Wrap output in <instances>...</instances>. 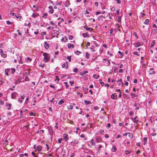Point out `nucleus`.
Returning <instances> with one entry per match:
<instances>
[{
    "label": "nucleus",
    "mask_w": 157,
    "mask_h": 157,
    "mask_svg": "<svg viewBox=\"0 0 157 157\" xmlns=\"http://www.w3.org/2000/svg\"><path fill=\"white\" fill-rule=\"evenodd\" d=\"M10 15L16 17L18 19H21V16H17L14 13H10Z\"/></svg>",
    "instance_id": "9d476101"
},
{
    "label": "nucleus",
    "mask_w": 157,
    "mask_h": 157,
    "mask_svg": "<svg viewBox=\"0 0 157 157\" xmlns=\"http://www.w3.org/2000/svg\"><path fill=\"white\" fill-rule=\"evenodd\" d=\"M70 83L71 86H72L74 84V81L72 82H70Z\"/></svg>",
    "instance_id": "338daca9"
},
{
    "label": "nucleus",
    "mask_w": 157,
    "mask_h": 157,
    "mask_svg": "<svg viewBox=\"0 0 157 157\" xmlns=\"http://www.w3.org/2000/svg\"><path fill=\"white\" fill-rule=\"evenodd\" d=\"M84 28L85 29H86L87 31H92L93 30V29L92 28H87V26H86V25H85L84 26Z\"/></svg>",
    "instance_id": "6e6552de"
},
{
    "label": "nucleus",
    "mask_w": 157,
    "mask_h": 157,
    "mask_svg": "<svg viewBox=\"0 0 157 157\" xmlns=\"http://www.w3.org/2000/svg\"><path fill=\"white\" fill-rule=\"evenodd\" d=\"M121 16H119L117 18V21L118 22L121 23Z\"/></svg>",
    "instance_id": "c756f323"
},
{
    "label": "nucleus",
    "mask_w": 157,
    "mask_h": 157,
    "mask_svg": "<svg viewBox=\"0 0 157 157\" xmlns=\"http://www.w3.org/2000/svg\"><path fill=\"white\" fill-rule=\"evenodd\" d=\"M103 60L105 61L107 66H109L110 64V63L109 59H103Z\"/></svg>",
    "instance_id": "423d86ee"
},
{
    "label": "nucleus",
    "mask_w": 157,
    "mask_h": 157,
    "mask_svg": "<svg viewBox=\"0 0 157 157\" xmlns=\"http://www.w3.org/2000/svg\"><path fill=\"white\" fill-rule=\"evenodd\" d=\"M1 56L2 57L5 58L7 56V55L5 53H3L1 55Z\"/></svg>",
    "instance_id": "c9c22d12"
},
{
    "label": "nucleus",
    "mask_w": 157,
    "mask_h": 157,
    "mask_svg": "<svg viewBox=\"0 0 157 157\" xmlns=\"http://www.w3.org/2000/svg\"><path fill=\"white\" fill-rule=\"evenodd\" d=\"M131 95L132 96V98H133L134 97H136L137 96V95L133 93H131Z\"/></svg>",
    "instance_id": "393cba45"
},
{
    "label": "nucleus",
    "mask_w": 157,
    "mask_h": 157,
    "mask_svg": "<svg viewBox=\"0 0 157 157\" xmlns=\"http://www.w3.org/2000/svg\"><path fill=\"white\" fill-rule=\"evenodd\" d=\"M74 141L75 144H78L79 143V141L77 140H75Z\"/></svg>",
    "instance_id": "ea45409f"
},
{
    "label": "nucleus",
    "mask_w": 157,
    "mask_h": 157,
    "mask_svg": "<svg viewBox=\"0 0 157 157\" xmlns=\"http://www.w3.org/2000/svg\"><path fill=\"white\" fill-rule=\"evenodd\" d=\"M26 61L27 62H31L32 61V59L31 58L28 57L26 59Z\"/></svg>",
    "instance_id": "412c9836"
},
{
    "label": "nucleus",
    "mask_w": 157,
    "mask_h": 157,
    "mask_svg": "<svg viewBox=\"0 0 157 157\" xmlns=\"http://www.w3.org/2000/svg\"><path fill=\"white\" fill-rule=\"evenodd\" d=\"M55 78L58 81L57 82H59L60 80V79L59 78V76L57 75H56L55 76Z\"/></svg>",
    "instance_id": "a18cd8bd"
},
{
    "label": "nucleus",
    "mask_w": 157,
    "mask_h": 157,
    "mask_svg": "<svg viewBox=\"0 0 157 157\" xmlns=\"http://www.w3.org/2000/svg\"><path fill=\"white\" fill-rule=\"evenodd\" d=\"M46 146L47 147V151H48L49 149V147L48 145L47 144H46Z\"/></svg>",
    "instance_id": "0e129e2a"
},
{
    "label": "nucleus",
    "mask_w": 157,
    "mask_h": 157,
    "mask_svg": "<svg viewBox=\"0 0 157 157\" xmlns=\"http://www.w3.org/2000/svg\"><path fill=\"white\" fill-rule=\"evenodd\" d=\"M117 148L115 146H113L112 147V151L113 152H115L117 150Z\"/></svg>",
    "instance_id": "6ab92c4d"
},
{
    "label": "nucleus",
    "mask_w": 157,
    "mask_h": 157,
    "mask_svg": "<svg viewBox=\"0 0 157 157\" xmlns=\"http://www.w3.org/2000/svg\"><path fill=\"white\" fill-rule=\"evenodd\" d=\"M143 43L142 42H139L136 43L135 44V46L136 47H138L139 46H140L143 45Z\"/></svg>",
    "instance_id": "f03ea898"
},
{
    "label": "nucleus",
    "mask_w": 157,
    "mask_h": 157,
    "mask_svg": "<svg viewBox=\"0 0 157 157\" xmlns=\"http://www.w3.org/2000/svg\"><path fill=\"white\" fill-rule=\"evenodd\" d=\"M63 139L62 138H60L58 140V142L59 143H61V142L62 141V140Z\"/></svg>",
    "instance_id": "5fc2aeb1"
},
{
    "label": "nucleus",
    "mask_w": 157,
    "mask_h": 157,
    "mask_svg": "<svg viewBox=\"0 0 157 157\" xmlns=\"http://www.w3.org/2000/svg\"><path fill=\"white\" fill-rule=\"evenodd\" d=\"M144 23L146 25H148L149 24V20L148 19H146L145 21L144 22Z\"/></svg>",
    "instance_id": "b1692460"
},
{
    "label": "nucleus",
    "mask_w": 157,
    "mask_h": 157,
    "mask_svg": "<svg viewBox=\"0 0 157 157\" xmlns=\"http://www.w3.org/2000/svg\"><path fill=\"white\" fill-rule=\"evenodd\" d=\"M83 90L85 91H87L88 90V88L86 87H83Z\"/></svg>",
    "instance_id": "bf43d9fd"
},
{
    "label": "nucleus",
    "mask_w": 157,
    "mask_h": 157,
    "mask_svg": "<svg viewBox=\"0 0 157 157\" xmlns=\"http://www.w3.org/2000/svg\"><path fill=\"white\" fill-rule=\"evenodd\" d=\"M36 150L39 151H40L42 150V147L40 145L37 146Z\"/></svg>",
    "instance_id": "dca6fc26"
},
{
    "label": "nucleus",
    "mask_w": 157,
    "mask_h": 157,
    "mask_svg": "<svg viewBox=\"0 0 157 157\" xmlns=\"http://www.w3.org/2000/svg\"><path fill=\"white\" fill-rule=\"evenodd\" d=\"M88 73L87 71H84L83 72H80L79 73V75L81 76H83L85 75L86 74Z\"/></svg>",
    "instance_id": "1a4fd4ad"
},
{
    "label": "nucleus",
    "mask_w": 157,
    "mask_h": 157,
    "mask_svg": "<svg viewBox=\"0 0 157 157\" xmlns=\"http://www.w3.org/2000/svg\"><path fill=\"white\" fill-rule=\"evenodd\" d=\"M113 32V29H110V33H109V34L110 35H111V34H112Z\"/></svg>",
    "instance_id": "052dcab7"
},
{
    "label": "nucleus",
    "mask_w": 157,
    "mask_h": 157,
    "mask_svg": "<svg viewBox=\"0 0 157 157\" xmlns=\"http://www.w3.org/2000/svg\"><path fill=\"white\" fill-rule=\"evenodd\" d=\"M84 102L86 105H87L88 104H90L91 103V102L90 101H87L86 100H85L84 101Z\"/></svg>",
    "instance_id": "a211bd4d"
},
{
    "label": "nucleus",
    "mask_w": 157,
    "mask_h": 157,
    "mask_svg": "<svg viewBox=\"0 0 157 157\" xmlns=\"http://www.w3.org/2000/svg\"><path fill=\"white\" fill-rule=\"evenodd\" d=\"M99 81H100V83L101 85L102 86H103L104 85V83L103 82H101V80H99Z\"/></svg>",
    "instance_id": "58836bf2"
},
{
    "label": "nucleus",
    "mask_w": 157,
    "mask_h": 157,
    "mask_svg": "<svg viewBox=\"0 0 157 157\" xmlns=\"http://www.w3.org/2000/svg\"><path fill=\"white\" fill-rule=\"evenodd\" d=\"M67 46L69 48H74L75 47V46L74 44H71L70 43L67 44Z\"/></svg>",
    "instance_id": "9b49d317"
},
{
    "label": "nucleus",
    "mask_w": 157,
    "mask_h": 157,
    "mask_svg": "<svg viewBox=\"0 0 157 157\" xmlns=\"http://www.w3.org/2000/svg\"><path fill=\"white\" fill-rule=\"evenodd\" d=\"M147 137H144L143 139V144L145 145L147 143Z\"/></svg>",
    "instance_id": "4468645a"
},
{
    "label": "nucleus",
    "mask_w": 157,
    "mask_h": 157,
    "mask_svg": "<svg viewBox=\"0 0 157 157\" xmlns=\"http://www.w3.org/2000/svg\"><path fill=\"white\" fill-rule=\"evenodd\" d=\"M6 23L8 25H10L12 24V23L10 21H6Z\"/></svg>",
    "instance_id": "13d9d810"
},
{
    "label": "nucleus",
    "mask_w": 157,
    "mask_h": 157,
    "mask_svg": "<svg viewBox=\"0 0 157 157\" xmlns=\"http://www.w3.org/2000/svg\"><path fill=\"white\" fill-rule=\"evenodd\" d=\"M68 38H69V40H72L73 39V37L72 36L70 35V36H69Z\"/></svg>",
    "instance_id": "603ef678"
},
{
    "label": "nucleus",
    "mask_w": 157,
    "mask_h": 157,
    "mask_svg": "<svg viewBox=\"0 0 157 157\" xmlns=\"http://www.w3.org/2000/svg\"><path fill=\"white\" fill-rule=\"evenodd\" d=\"M93 77L95 78L96 79H97L99 77V75H94Z\"/></svg>",
    "instance_id": "a878e982"
},
{
    "label": "nucleus",
    "mask_w": 157,
    "mask_h": 157,
    "mask_svg": "<svg viewBox=\"0 0 157 157\" xmlns=\"http://www.w3.org/2000/svg\"><path fill=\"white\" fill-rule=\"evenodd\" d=\"M32 16L33 18H35L36 17H37V14H35L34 13H33L32 14Z\"/></svg>",
    "instance_id": "f704fd0d"
},
{
    "label": "nucleus",
    "mask_w": 157,
    "mask_h": 157,
    "mask_svg": "<svg viewBox=\"0 0 157 157\" xmlns=\"http://www.w3.org/2000/svg\"><path fill=\"white\" fill-rule=\"evenodd\" d=\"M54 10L53 9H51L49 11V12L51 14H52L53 13Z\"/></svg>",
    "instance_id": "a19ab883"
},
{
    "label": "nucleus",
    "mask_w": 157,
    "mask_h": 157,
    "mask_svg": "<svg viewBox=\"0 0 157 157\" xmlns=\"http://www.w3.org/2000/svg\"><path fill=\"white\" fill-rule=\"evenodd\" d=\"M64 84H65L66 86V88H67L68 87H69V86L67 84V82H64Z\"/></svg>",
    "instance_id": "de8ad7c7"
},
{
    "label": "nucleus",
    "mask_w": 157,
    "mask_h": 157,
    "mask_svg": "<svg viewBox=\"0 0 157 157\" xmlns=\"http://www.w3.org/2000/svg\"><path fill=\"white\" fill-rule=\"evenodd\" d=\"M78 71V69L77 68H74L73 69V71L74 72H77Z\"/></svg>",
    "instance_id": "680f3d73"
},
{
    "label": "nucleus",
    "mask_w": 157,
    "mask_h": 157,
    "mask_svg": "<svg viewBox=\"0 0 157 157\" xmlns=\"http://www.w3.org/2000/svg\"><path fill=\"white\" fill-rule=\"evenodd\" d=\"M21 82L19 79H18L17 80L15 81L14 83L15 84H17L19 83L20 82Z\"/></svg>",
    "instance_id": "4be33fe9"
},
{
    "label": "nucleus",
    "mask_w": 157,
    "mask_h": 157,
    "mask_svg": "<svg viewBox=\"0 0 157 157\" xmlns=\"http://www.w3.org/2000/svg\"><path fill=\"white\" fill-rule=\"evenodd\" d=\"M67 59L69 60V61L70 62L71 61V56H67Z\"/></svg>",
    "instance_id": "473e14b6"
},
{
    "label": "nucleus",
    "mask_w": 157,
    "mask_h": 157,
    "mask_svg": "<svg viewBox=\"0 0 157 157\" xmlns=\"http://www.w3.org/2000/svg\"><path fill=\"white\" fill-rule=\"evenodd\" d=\"M75 155V153H72L70 155V157H73Z\"/></svg>",
    "instance_id": "69168bd1"
},
{
    "label": "nucleus",
    "mask_w": 157,
    "mask_h": 157,
    "mask_svg": "<svg viewBox=\"0 0 157 157\" xmlns=\"http://www.w3.org/2000/svg\"><path fill=\"white\" fill-rule=\"evenodd\" d=\"M137 116H136L135 117H134V118H133V117H131V119L132 120V121H134V120H136V119H137Z\"/></svg>",
    "instance_id": "79ce46f5"
},
{
    "label": "nucleus",
    "mask_w": 157,
    "mask_h": 157,
    "mask_svg": "<svg viewBox=\"0 0 157 157\" xmlns=\"http://www.w3.org/2000/svg\"><path fill=\"white\" fill-rule=\"evenodd\" d=\"M128 136L130 137L131 136V138L133 137V135L132 133H130L129 132H128Z\"/></svg>",
    "instance_id": "37998d69"
},
{
    "label": "nucleus",
    "mask_w": 157,
    "mask_h": 157,
    "mask_svg": "<svg viewBox=\"0 0 157 157\" xmlns=\"http://www.w3.org/2000/svg\"><path fill=\"white\" fill-rule=\"evenodd\" d=\"M82 36L84 38L87 37L89 36V35L87 32H86L85 33H83L82 34Z\"/></svg>",
    "instance_id": "ddd939ff"
},
{
    "label": "nucleus",
    "mask_w": 157,
    "mask_h": 157,
    "mask_svg": "<svg viewBox=\"0 0 157 157\" xmlns=\"http://www.w3.org/2000/svg\"><path fill=\"white\" fill-rule=\"evenodd\" d=\"M54 99V98H48V100L49 101L51 102H53V100Z\"/></svg>",
    "instance_id": "7c9ffc66"
},
{
    "label": "nucleus",
    "mask_w": 157,
    "mask_h": 157,
    "mask_svg": "<svg viewBox=\"0 0 157 157\" xmlns=\"http://www.w3.org/2000/svg\"><path fill=\"white\" fill-rule=\"evenodd\" d=\"M63 137L64 138L65 141H67L69 139V138L68 136V135L66 134H63Z\"/></svg>",
    "instance_id": "f8f14e48"
},
{
    "label": "nucleus",
    "mask_w": 157,
    "mask_h": 157,
    "mask_svg": "<svg viewBox=\"0 0 157 157\" xmlns=\"http://www.w3.org/2000/svg\"><path fill=\"white\" fill-rule=\"evenodd\" d=\"M10 68H8L5 70V72L6 75L8 76H9L8 72L10 71Z\"/></svg>",
    "instance_id": "2eb2a0df"
},
{
    "label": "nucleus",
    "mask_w": 157,
    "mask_h": 157,
    "mask_svg": "<svg viewBox=\"0 0 157 157\" xmlns=\"http://www.w3.org/2000/svg\"><path fill=\"white\" fill-rule=\"evenodd\" d=\"M31 154L32 155L34 156V157H35V156H36V154L33 152H32Z\"/></svg>",
    "instance_id": "e2e57ef3"
},
{
    "label": "nucleus",
    "mask_w": 157,
    "mask_h": 157,
    "mask_svg": "<svg viewBox=\"0 0 157 157\" xmlns=\"http://www.w3.org/2000/svg\"><path fill=\"white\" fill-rule=\"evenodd\" d=\"M33 8H35V10L36 11H39V6H38L37 5L36 6L35 5H33Z\"/></svg>",
    "instance_id": "f3484780"
},
{
    "label": "nucleus",
    "mask_w": 157,
    "mask_h": 157,
    "mask_svg": "<svg viewBox=\"0 0 157 157\" xmlns=\"http://www.w3.org/2000/svg\"><path fill=\"white\" fill-rule=\"evenodd\" d=\"M86 57L88 59L89 58L90 56L89 54L87 52H86Z\"/></svg>",
    "instance_id": "c85d7f7f"
},
{
    "label": "nucleus",
    "mask_w": 157,
    "mask_h": 157,
    "mask_svg": "<svg viewBox=\"0 0 157 157\" xmlns=\"http://www.w3.org/2000/svg\"><path fill=\"white\" fill-rule=\"evenodd\" d=\"M49 86L50 87L53 88V89H54V90L56 89L55 87L53 85L51 84V85H50Z\"/></svg>",
    "instance_id": "49530a36"
},
{
    "label": "nucleus",
    "mask_w": 157,
    "mask_h": 157,
    "mask_svg": "<svg viewBox=\"0 0 157 157\" xmlns=\"http://www.w3.org/2000/svg\"><path fill=\"white\" fill-rule=\"evenodd\" d=\"M17 95V94L16 92H12L11 94V97L13 99H15Z\"/></svg>",
    "instance_id": "7ed1b4c3"
},
{
    "label": "nucleus",
    "mask_w": 157,
    "mask_h": 157,
    "mask_svg": "<svg viewBox=\"0 0 157 157\" xmlns=\"http://www.w3.org/2000/svg\"><path fill=\"white\" fill-rule=\"evenodd\" d=\"M95 5L96 6H98V3L96 2H95Z\"/></svg>",
    "instance_id": "774afa93"
},
{
    "label": "nucleus",
    "mask_w": 157,
    "mask_h": 157,
    "mask_svg": "<svg viewBox=\"0 0 157 157\" xmlns=\"http://www.w3.org/2000/svg\"><path fill=\"white\" fill-rule=\"evenodd\" d=\"M75 53L77 55H79L81 53V52L80 51H77L76 52H75Z\"/></svg>",
    "instance_id": "2f4dec72"
},
{
    "label": "nucleus",
    "mask_w": 157,
    "mask_h": 157,
    "mask_svg": "<svg viewBox=\"0 0 157 157\" xmlns=\"http://www.w3.org/2000/svg\"><path fill=\"white\" fill-rule=\"evenodd\" d=\"M50 46L49 44L47 43L46 41L44 42V47L46 49H48Z\"/></svg>",
    "instance_id": "0eeeda50"
},
{
    "label": "nucleus",
    "mask_w": 157,
    "mask_h": 157,
    "mask_svg": "<svg viewBox=\"0 0 157 157\" xmlns=\"http://www.w3.org/2000/svg\"><path fill=\"white\" fill-rule=\"evenodd\" d=\"M25 81H29V78L28 76L25 77Z\"/></svg>",
    "instance_id": "4c0bfd02"
},
{
    "label": "nucleus",
    "mask_w": 157,
    "mask_h": 157,
    "mask_svg": "<svg viewBox=\"0 0 157 157\" xmlns=\"http://www.w3.org/2000/svg\"><path fill=\"white\" fill-rule=\"evenodd\" d=\"M139 121L138 120H135L133 121L134 123H135L136 124H137Z\"/></svg>",
    "instance_id": "864d4df0"
},
{
    "label": "nucleus",
    "mask_w": 157,
    "mask_h": 157,
    "mask_svg": "<svg viewBox=\"0 0 157 157\" xmlns=\"http://www.w3.org/2000/svg\"><path fill=\"white\" fill-rule=\"evenodd\" d=\"M93 109L95 110H97L99 109V107L97 106H95L94 107Z\"/></svg>",
    "instance_id": "6e6d98bb"
},
{
    "label": "nucleus",
    "mask_w": 157,
    "mask_h": 157,
    "mask_svg": "<svg viewBox=\"0 0 157 157\" xmlns=\"http://www.w3.org/2000/svg\"><path fill=\"white\" fill-rule=\"evenodd\" d=\"M42 53H43V56H44V61L45 62H48L50 59L49 54L47 53L43 52H42Z\"/></svg>",
    "instance_id": "f257e3e1"
},
{
    "label": "nucleus",
    "mask_w": 157,
    "mask_h": 157,
    "mask_svg": "<svg viewBox=\"0 0 157 157\" xmlns=\"http://www.w3.org/2000/svg\"><path fill=\"white\" fill-rule=\"evenodd\" d=\"M12 106V104H8L9 107L7 108L8 110H10L11 109V107Z\"/></svg>",
    "instance_id": "09e8293b"
},
{
    "label": "nucleus",
    "mask_w": 157,
    "mask_h": 157,
    "mask_svg": "<svg viewBox=\"0 0 157 157\" xmlns=\"http://www.w3.org/2000/svg\"><path fill=\"white\" fill-rule=\"evenodd\" d=\"M124 152L126 155L129 154L130 153V151L127 150L125 151Z\"/></svg>",
    "instance_id": "8fccbe9b"
},
{
    "label": "nucleus",
    "mask_w": 157,
    "mask_h": 157,
    "mask_svg": "<svg viewBox=\"0 0 157 157\" xmlns=\"http://www.w3.org/2000/svg\"><path fill=\"white\" fill-rule=\"evenodd\" d=\"M153 68H151L150 69L149 71V74L150 75L155 74V72L154 71H153Z\"/></svg>",
    "instance_id": "20e7f679"
},
{
    "label": "nucleus",
    "mask_w": 157,
    "mask_h": 157,
    "mask_svg": "<svg viewBox=\"0 0 157 157\" xmlns=\"http://www.w3.org/2000/svg\"><path fill=\"white\" fill-rule=\"evenodd\" d=\"M116 93L113 94L111 96V98L113 99H117V95H116Z\"/></svg>",
    "instance_id": "39448f33"
},
{
    "label": "nucleus",
    "mask_w": 157,
    "mask_h": 157,
    "mask_svg": "<svg viewBox=\"0 0 157 157\" xmlns=\"http://www.w3.org/2000/svg\"><path fill=\"white\" fill-rule=\"evenodd\" d=\"M118 53H119L120 54V55L121 56H120L121 57V58L123 57L124 56V55H123V53L122 52H121L120 51H119L118 52Z\"/></svg>",
    "instance_id": "bb28decb"
},
{
    "label": "nucleus",
    "mask_w": 157,
    "mask_h": 157,
    "mask_svg": "<svg viewBox=\"0 0 157 157\" xmlns=\"http://www.w3.org/2000/svg\"><path fill=\"white\" fill-rule=\"evenodd\" d=\"M39 66L40 67H41L42 68H43L45 66V64L42 63H41L39 65Z\"/></svg>",
    "instance_id": "cd10ccee"
},
{
    "label": "nucleus",
    "mask_w": 157,
    "mask_h": 157,
    "mask_svg": "<svg viewBox=\"0 0 157 157\" xmlns=\"http://www.w3.org/2000/svg\"><path fill=\"white\" fill-rule=\"evenodd\" d=\"M133 54L134 55H136L138 56H140L138 54V52H133Z\"/></svg>",
    "instance_id": "72a5a7b5"
},
{
    "label": "nucleus",
    "mask_w": 157,
    "mask_h": 157,
    "mask_svg": "<svg viewBox=\"0 0 157 157\" xmlns=\"http://www.w3.org/2000/svg\"><path fill=\"white\" fill-rule=\"evenodd\" d=\"M39 33L38 30V29L36 30V31L34 32V33L35 35H38Z\"/></svg>",
    "instance_id": "4d7b16f0"
},
{
    "label": "nucleus",
    "mask_w": 157,
    "mask_h": 157,
    "mask_svg": "<svg viewBox=\"0 0 157 157\" xmlns=\"http://www.w3.org/2000/svg\"><path fill=\"white\" fill-rule=\"evenodd\" d=\"M47 16V13H44L43 15L42 16V17L45 18H46Z\"/></svg>",
    "instance_id": "c03bdc74"
},
{
    "label": "nucleus",
    "mask_w": 157,
    "mask_h": 157,
    "mask_svg": "<svg viewBox=\"0 0 157 157\" xmlns=\"http://www.w3.org/2000/svg\"><path fill=\"white\" fill-rule=\"evenodd\" d=\"M64 99H62L59 101L58 103V104L59 105L62 104V103L64 102Z\"/></svg>",
    "instance_id": "aec40b11"
},
{
    "label": "nucleus",
    "mask_w": 157,
    "mask_h": 157,
    "mask_svg": "<svg viewBox=\"0 0 157 157\" xmlns=\"http://www.w3.org/2000/svg\"><path fill=\"white\" fill-rule=\"evenodd\" d=\"M101 140V139L99 137H98L96 138V140L98 142H100Z\"/></svg>",
    "instance_id": "e433bc0d"
},
{
    "label": "nucleus",
    "mask_w": 157,
    "mask_h": 157,
    "mask_svg": "<svg viewBox=\"0 0 157 157\" xmlns=\"http://www.w3.org/2000/svg\"><path fill=\"white\" fill-rule=\"evenodd\" d=\"M155 41L154 40H153L152 41L151 43V47H153L154 46L155 44Z\"/></svg>",
    "instance_id": "5701e85b"
},
{
    "label": "nucleus",
    "mask_w": 157,
    "mask_h": 157,
    "mask_svg": "<svg viewBox=\"0 0 157 157\" xmlns=\"http://www.w3.org/2000/svg\"><path fill=\"white\" fill-rule=\"evenodd\" d=\"M11 70L12 71V74L15 71V70L14 68H12L11 69Z\"/></svg>",
    "instance_id": "3c124183"
}]
</instances>
